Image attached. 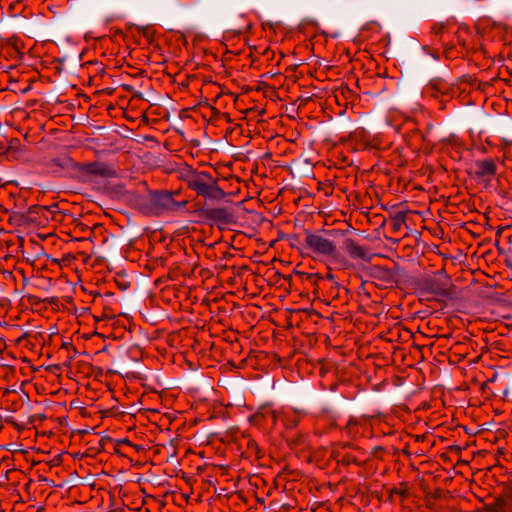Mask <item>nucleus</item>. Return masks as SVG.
I'll list each match as a JSON object with an SVG mask.
<instances>
[{"mask_svg": "<svg viewBox=\"0 0 512 512\" xmlns=\"http://www.w3.org/2000/svg\"><path fill=\"white\" fill-rule=\"evenodd\" d=\"M249 28H250V25H248V26H247L246 28H244V29H239V30H238V33H242L243 31H246V30H248Z\"/></svg>", "mask_w": 512, "mask_h": 512, "instance_id": "obj_19", "label": "nucleus"}, {"mask_svg": "<svg viewBox=\"0 0 512 512\" xmlns=\"http://www.w3.org/2000/svg\"><path fill=\"white\" fill-rule=\"evenodd\" d=\"M305 248L317 257L332 258L342 261L335 243L321 233L307 231L304 239Z\"/></svg>", "mask_w": 512, "mask_h": 512, "instance_id": "obj_3", "label": "nucleus"}, {"mask_svg": "<svg viewBox=\"0 0 512 512\" xmlns=\"http://www.w3.org/2000/svg\"><path fill=\"white\" fill-rule=\"evenodd\" d=\"M325 278L328 279V280H333L334 279V275L331 272H329V273H327Z\"/></svg>", "mask_w": 512, "mask_h": 512, "instance_id": "obj_18", "label": "nucleus"}, {"mask_svg": "<svg viewBox=\"0 0 512 512\" xmlns=\"http://www.w3.org/2000/svg\"><path fill=\"white\" fill-rule=\"evenodd\" d=\"M96 70H97V72H99L101 74L104 73V68L103 67H98Z\"/></svg>", "mask_w": 512, "mask_h": 512, "instance_id": "obj_20", "label": "nucleus"}, {"mask_svg": "<svg viewBox=\"0 0 512 512\" xmlns=\"http://www.w3.org/2000/svg\"><path fill=\"white\" fill-rule=\"evenodd\" d=\"M402 222H403V219H400L399 221L396 220L394 223V228L399 229Z\"/></svg>", "mask_w": 512, "mask_h": 512, "instance_id": "obj_17", "label": "nucleus"}, {"mask_svg": "<svg viewBox=\"0 0 512 512\" xmlns=\"http://www.w3.org/2000/svg\"><path fill=\"white\" fill-rule=\"evenodd\" d=\"M448 28L444 22H437L432 25L430 33L439 41L443 40L445 34H447Z\"/></svg>", "mask_w": 512, "mask_h": 512, "instance_id": "obj_14", "label": "nucleus"}, {"mask_svg": "<svg viewBox=\"0 0 512 512\" xmlns=\"http://www.w3.org/2000/svg\"><path fill=\"white\" fill-rule=\"evenodd\" d=\"M343 247L349 256L353 259H361L364 261L370 260V254L368 250L359 245L354 239L347 238L343 242Z\"/></svg>", "mask_w": 512, "mask_h": 512, "instance_id": "obj_8", "label": "nucleus"}, {"mask_svg": "<svg viewBox=\"0 0 512 512\" xmlns=\"http://www.w3.org/2000/svg\"><path fill=\"white\" fill-rule=\"evenodd\" d=\"M305 415L306 413L303 410L291 409L284 414V424L287 428H295Z\"/></svg>", "mask_w": 512, "mask_h": 512, "instance_id": "obj_11", "label": "nucleus"}, {"mask_svg": "<svg viewBox=\"0 0 512 512\" xmlns=\"http://www.w3.org/2000/svg\"><path fill=\"white\" fill-rule=\"evenodd\" d=\"M203 215L206 219L222 225H228L233 221V215L223 207L204 209Z\"/></svg>", "mask_w": 512, "mask_h": 512, "instance_id": "obj_6", "label": "nucleus"}, {"mask_svg": "<svg viewBox=\"0 0 512 512\" xmlns=\"http://www.w3.org/2000/svg\"><path fill=\"white\" fill-rule=\"evenodd\" d=\"M372 277L384 287H392L397 283V273L392 269L376 265L372 268Z\"/></svg>", "mask_w": 512, "mask_h": 512, "instance_id": "obj_5", "label": "nucleus"}, {"mask_svg": "<svg viewBox=\"0 0 512 512\" xmlns=\"http://www.w3.org/2000/svg\"><path fill=\"white\" fill-rule=\"evenodd\" d=\"M443 54L448 60L465 57V55H462V48L458 44L454 45L453 43H443Z\"/></svg>", "mask_w": 512, "mask_h": 512, "instance_id": "obj_13", "label": "nucleus"}, {"mask_svg": "<svg viewBox=\"0 0 512 512\" xmlns=\"http://www.w3.org/2000/svg\"><path fill=\"white\" fill-rule=\"evenodd\" d=\"M356 426V421L349 420L347 423L346 429L349 433H352L353 428Z\"/></svg>", "mask_w": 512, "mask_h": 512, "instance_id": "obj_16", "label": "nucleus"}, {"mask_svg": "<svg viewBox=\"0 0 512 512\" xmlns=\"http://www.w3.org/2000/svg\"><path fill=\"white\" fill-rule=\"evenodd\" d=\"M83 171L90 175L105 178H111L117 175L116 171L110 165L102 162L87 163L83 166Z\"/></svg>", "mask_w": 512, "mask_h": 512, "instance_id": "obj_7", "label": "nucleus"}, {"mask_svg": "<svg viewBox=\"0 0 512 512\" xmlns=\"http://www.w3.org/2000/svg\"><path fill=\"white\" fill-rule=\"evenodd\" d=\"M432 56H433V58H434V59H436V60L439 58V56H438L437 54H432Z\"/></svg>", "mask_w": 512, "mask_h": 512, "instance_id": "obj_21", "label": "nucleus"}, {"mask_svg": "<svg viewBox=\"0 0 512 512\" xmlns=\"http://www.w3.org/2000/svg\"><path fill=\"white\" fill-rule=\"evenodd\" d=\"M187 185L197 195L205 198L219 199L224 196L223 190L217 185L216 180L208 172L193 173L187 178Z\"/></svg>", "mask_w": 512, "mask_h": 512, "instance_id": "obj_2", "label": "nucleus"}, {"mask_svg": "<svg viewBox=\"0 0 512 512\" xmlns=\"http://www.w3.org/2000/svg\"><path fill=\"white\" fill-rule=\"evenodd\" d=\"M456 40L462 48V55L482 56L483 58H493L496 55V52L482 41L481 35L472 34L468 29L459 28L456 32Z\"/></svg>", "mask_w": 512, "mask_h": 512, "instance_id": "obj_1", "label": "nucleus"}, {"mask_svg": "<svg viewBox=\"0 0 512 512\" xmlns=\"http://www.w3.org/2000/svg\"><path fill=\"white\" fill-rule=\"evenodd\" d=\"M429 290L439 296H446L449 294V281H441L440 279H432L429 282Z\"/></svg>", "mask_w": 512, "mask_h": 512, "instance_id": "obj_12", "label": "nucleus"}, {"mask_svg": "<svg viewBox=\"0 0 512 512\" xmlns=\"http://www.w3.org/2000/svg\"><path fill=\"white\" fill-rule=\"evenodd\" d=\"M179 192L155 191L150 193L149 202L151 211L160 214L165 211H179L186 207L187 200L176 199Z\"/></svg>", "mask_w": 512, "mask_h": 512, "instance_id": "obj_4", "label": "nucleus"}, {"mask_svg": "<svg viewBox=\"0 0 512 512\" xmlns=\"http://www.w3.org/2000/svg\"><path fill=\"white\" fill-rule=\"evenodd\" d=\"M451 90L449 83L441 78H435L431 80L426 88V93H429L433 97H438L439 95H448Z\"/></svg>", "mask_w": 512, "mask_h": 512, "instance_id": "obj_10", "label": "nucleus"}, {"mask_svg": "<svg viewBox=\"0 0 512 512\" xmlns=\"http://www.w3.org/2000/svg\"><path fill=\"white\" fill-rule=\"evenodd\" d=\"M496 172L497 166L493 159L486 158L475 162V175L479 178H491Z\"/></svg>", "mask_w": 512, "mask_h": 512, "instance_id": "obj_9", "label": "nucleus"}, {"mask_svg": "<svg viewBox=\"0 0 512 512\" xmlns=\"http://www.w3.org/2000/svg\"><path fill=\"white\" fill-rule=\"evenodd\" d=\"M492 30L497 35H501L503 33H509V32L512 33V29H509L508 27H506L504 25H500V24L494 25Z\"/></svg>", "mask_w": 512, "mask_h": 512, "instance_id": "obj_15", "label": "nucleus"}]
</instances>
